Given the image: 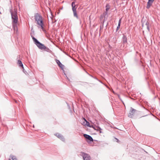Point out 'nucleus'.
Instances as JSON below:
<instances>
[{"label":"nucleus","mask_w":160,"mask_h":160,"mask_svg":"<svg viewBox=\"0 0 160 160\" xmlns=\"http://www.w3.org/2000/svg\"><path fill=\"white\" fill-rule=\"evenodd\" d=\"M36 23L38 25V28H41L43 31H44L45 30L43 28V23L42 17L39 14L36 13L34 16Z\"/></svg>","instance_id":"nucleus-1"},{"label":"nucleus","mask_w":160,"mask_h":160,"mask_svg":"<svg viewBox=\"0 0 160 160\" xmlns=\"http://www.w3.org/2000/svg\"><path fill=\"white\" fill-rule=\"evenodd\" d=\"M34 43L37 45L39 48L41 50H43L47 52H49L50 51V49L48 47H46L43 44L39 42L33 36H31Z\"/></svg>","instance_id":"nucleus-2"},{"label":"nucleus","mask_w":160,"mask_h":160,"mask_svg":"<svg viewBox=\"0 0 160 160\" xmlns=\"http://www.w3.org/2000/svg\"><path fill=\"white\" fill-rule=\"evenodd\" d=\"M11 13L12 16V19L13 22L14 23L13 24V26L14 29H15V26L16 25L18 22V17L17 15L15 13L13 14L12 11L11 12Z\"/></svg>","instance_id":"nucleus-3"},{"label":"nucleus","mask_w":160,"mask_h":160,"mask_svg":"<svg viewBox=\"0 0 160 160\" xmlns=\"http://www.w3.org/2000/svg\"><path fill=\"white\" fill-rule=\"evenodd\" d=\"M84 160H90L91 157L88 154L83 152H81Z\"/></svg>","instance_id":"nucleus-4"},{"label":"nucleus","mask_w":160,"mask_h":160,"mask_svg":"<svg viewBox=\"0 0 160 160\" xmlns=\"http://www.w3.org/2000/svg\"><path fill=\"white\" fill-rule=\"evenodd\" d=\"M136 110L132 108H131L130 112L128 114V116L129 117L132 118L136 112Z\"/></svg>","instance_id":"nucleus-5"},{"label":"nucleus","mask_w":160,"mask_h":160,"mask_svg":"<svg viewBox=\"0 0 160 160\" xmlns=\"http://www.w3.org/2000/svg\"><path fill=\"white\" fill-rule=\"evenodd\" d=\"M27 68H28L26 66H25L24 67L23 66L22 62L21 61V70H22L23 73L25 74H27V73L25 70Z\"/></svg>","instance_id":"nucleus-6"},{"label":"nucleus","mask_w":160,"mask_h":160,"mask_svg":"<svg viewBox=\"0 0 160 160\" xmlns=\"http://www.w3.org/2000/svg\"><path fill=\"white\" fill-rule=\"evenodd\" d=\"M154 0H148L147 6V8L148 9L149 8Z\"/></svg>","instance_id":"nucleus-7"},{"label":"nucleus","mask_w":160,"mask_h":160,"mask_svg":"<svg viewBox=\"0 0 160 160\" xmlns=\"http://www.w3.org/2000/svg\"><path fill=\"white\" fill-rule=\"evenodd\" d=\"M84 136L85 138L89 140L90 141H92L93 139L92 138L90 135H88L86 134H84Z\"/></svg>","instance_id":"nucleus-8"},{"label":"nucleus","mask_w":160,"mask_h":160,"mask_svg":"<svg viewBox=\"0 0 160 160\" xmlns=\"http://www.w3.org/2000/svg\"><path fill=\"white\" fill-rule=\"evenodd\" d=\"M122 42L124 44H126L127 42V38L125 35H123L122 37Z\"/></svg>","instance_id":"nucleus-9"},{"label":"nucleus","mask_w":160,"mask_h":160,"mask_svg":"<svg viewBox=\"0 0 160 160\" xmlns=\"http://www.w3.org/2000/svg\"><path fill=\"white\" fill-rule=\"evenodd\" d=\"M56 62L59 67L62 68H63L64 66L61 63L59 60H56Z\"/></svg>","instance_id":"nucleus-10"},{"label":"nucleus","mask_w":160,"mask_h":160,"mask_svg":"<svg viewBox=\"0 0 160 160\" xmlns=\"http://www.w3.org/2000/svg\"><path fill=\"white\" fill-rule=\"evenodd\" d=\"M56 135L58 138L61 139L62 140H64V138L62 135L58 133H57L56 134Z\"/></svg>","instance_id":"nucleus-11"},{"label":"nucleus","mask_w":160,"mask_h":160,"mask_svg":"<svg viewBox=\"0 0 160 160\" xmlns=\"http://www.w3.org/2000/svg\"><path fill=\"white\" fill-rule=\"evenodd\" d=\"M85 121H86V125L88 126V127H90V128H93V125H90V123H89L87 122V121H86V120L85 119Z\"/></svg>","instance_id":"nucleus-12"},{"label":"nucleus","mask_w":160,"mask_h":160,"mask_svg":"<svg viewBox=\"0 0 160 160\" xmlns=\"http://www.w3.org/2000/svg\"><path fill=\"white\" fill-rule=\"evenodd\" d=\"M10 157L11 158V159H12V160H17V158L15 156L11 155ZM9 160H11V159L10 158L9 159Z\"/></svg>","instance_id":"nucleus-13"},{"label":"nucleus","mask_w":160,"mask_h":160,"mask_svg":"<svg viewBox=\"0 0 160 160\" xmlns=\"http://www.w3.org/2000/svg\"><path fill=\"white\" fill-rule=\"evenodd\" d=\"M74 16L76 17L77 18H78V16L77 13L76 11H73Z\"/></svg>","instance_id":"nucleus-14"},{"label":"nucleus","mask_w":160,"mask_h":160,"mask_svg":"<svg viewBox=\"0 0 160 160\" xmlns=\"http://www.w3.org/2000/svg\"><path fill=\"white\" fill-rule=\"evenodd\" d=\"M121 23V19H119L118 25L117 28V30H118L120 27V24Z\"/></svg>","instance_id":"nucleus-15"},{"label":"nucleus","mask_w":160,"mask_h":160,"mask_svg":"<svg viewBox=\"0 0 160 160\" xmlns=\"http://www.w3.org/2000/svg\"><path fill=\"white\" fill-rule=\"evenodd\" d=\"M95 130H97V131H99L100 130H102V129H101L99 127H98L97 128V129L95 128L94 127L93 128Z\"/></svg>","instance_id":"nucleus-16"},{"label":"nucleus","mask_w":160,"mask_h":160,"mask_svg":"<svg viewBox=\"0 0 160 160\" xmlns=\"http://www.w3.org/2000/svg\"><path fill=\"white\" fill-rule=\"evenodd\" d=\"M72 10L73 11H76L77 8L75 7H72Z\"/></svg>","instance_id":"nucleus-17"},{"label":"nucleus","mask_w":160,"mask_h":160,"mask_svg":"<svg viewBox=\"0 0 160 160\" xmlns=\"http://www.w3.org/2000/svg\"><path fill=\"white\" fill-rule=\"evenodd\" d=\"M76 5H75V2H73L72 3V7H75Z\"/></svg>","instance_id":"nucleus-18"},{"label":"nucleus","mask_w":160,"mask_h":160,"mask_svg":"<svg viewBox=\"0 0 160 160\" xmlns=\"http://www.w3.org/2000/svg\"><path fill=\"white\" fill-rule=\"evenodd\" d=\"M18 66L20 67V60L19 59L18 60Z\"/></svg>","instance_id":"nucleus-19"},{"label":"nucleus","mask_w":160,"mask_h":160,"mask_svg":"<svg viewBox=\"0 0 160 160\" xmlns=\"http://www.w3.org/2000/svg\"><path fill=\"white\" fill-rule=\"evenodd\" d=\"M147 26L148 25V26H149V23L148 22H146V23L145 24Z\"/></svg>","instance_id":"nucleus-20"},{"label":"nucleus","mask_w":160,"mask_h":160,"mask_svg":"<svg viewBox=\"0 0 160 160\" xmlns=\"http://www.w3.org/2000/svg\"><path fill=\"white\" fill-rule=\"evenodd\" d=\"M147 29H148V31H149V26H148H148H147Z\"/></svg>","instance_id":"nucleus-21"},{"label":"nucleus","mask_w":160,"mask_h":160,"mask_svg":"<svg viewBox=\"0 0 160 160\" xmlns=\"http://www.w3.org/2000/svg\"><path fill=\"white\" fill-rule=\"evenodd\" d=\"M109 9V8H106V11H108Z\"/></svg>","instance_id":"nucleus-22"},{"label":"nucleus","mask_w":160,"mask_h":160,"mask_svg":"<svg viewBox=\"0 0 160 160\" xmlns=\"http://www.w3.org/2000/svg\"><path fill=\"white\" fill-rule=\"evenodd\" d=\"M15 101L16 103H18V101L17 100H15Z\"/></svg>","instance_id":"nucleus-23"},{"label":"nucleus","mask_w":160,"mask_h":160,"mask_svg":"<svg viewBox=\"0 0 160 160\" xmlns=\"http://www.w3.org/2000/svg\"><path fill=\"white\" fill-rule=\"evenodd\" d=\"M99 132H100V133H102V131H101V130H99Z\"/></svg>","instance_id":"nucleus-24"},{"label":"nucleus","mask_w":160,"mask_h":160,"mask_svg":"<svg viewBox=\"0 0 160 160\" xmlns=\"http://www.w3.org/2000/svg\"><path fill=\"white\" fill-rule=\"evenodd\" d=\"M116 139L117 140V142H118V141H119L118 140V139H117V138H116Z\"/></svg>","instance_id":"nucleus-25"},{"label":"nucleus","mask_w":160,"mask_h":160,"mask_svg":"<svg viewBox=\"0 0 160 160\" xmlns=\"http://www.w3.org/2000/svg\"><path fill=\"white\" fill-rule=\"evenodd\" d=\"M16 28L17 29V28ZM16 30H17V29H16Z\"/></svg>","instance_id":"nucleus-26"}]
</instances>
